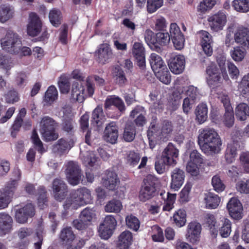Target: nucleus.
<instances>
[{"label": "nucleus", "instance_id": "obj_1", "mask_svg": "<svg viewBox=\"0 0 249 249\" xmlns=\"http://www.w3.org/2000/svg\"><path fill=\"white\" fill-rule=\"evenodd\" d=\"M197 142L202 152L207 156H213L221 150V139L213 128L206 127L199 129Z\"/></svg>", "mask_w": 249, "mask_h": 249}, {"label": "nucleus", "instance_id": "obj_2", "mask_svg": "<svg viewBox=\"0 0 249 249\" xmlns=\"http://www.w3.org/2000/svg\"><path fill=\"white\" fill-rule=\"evenodd\" d=\"M90 191L86 187H82L72 191L70 196L64 202V209L76 210L79 207L90 203L92 201Z\"/></svg>", "mask_w": 249, "mask_h": 249}, {"label": "nucleus", "instance_id": "obj_3", "mask_svg": "<svg viewBox=\"0 0 249 249\" xmlns=\"http://www.w3.org/2000/svg\"><path fill=\"white\" fill-rule=\"evenodd\" d=\"M40 126V132L45 141H54L58 138V133L55 132L58 123L52 118L48 116L42 117Z\"/></svg>", "mask_w": 249, "mask_h": 249}, {"label": "nucleus", "instance_id": "obj_4", "mask_svg": "<svg viewBox=\"0 0 249 249\" xmlns=\"http://www.w3.org/2000/svg\"><path fill=\"white\" fill-rule=\"evenodd\" d=\"M159 180L156 178L149 175L144 179L139 193L141 201L145 202L154 197L158 189Z\"/></svg>", "mask_w": 249, "mask_h": 249}, {"label": "nucleus", "instance_id": "obj_5", "mask_svg": "<svg viewBox=\"0 0 249 249\" xmlns=\"http://www.w3.org/2000/svg\"><path fill=\"white\" fill-rule=\"evenodd\" d=\"M0 42L2 49L11 54L18 52L21 45L20 36L11 31L7 33L5 37L1 39Z\"/></svg>", "mask_w": 249, "mask_h": 249}, {"label": "nucleus", "instance_id": "obj_6", "mask_svg": "<svg viewBox=\"0 0 249 249\" xmlns=\"http://www.w3.org/2000/svg\"><path fill=\"white\" fill-rule=\"evenodd\" d=\"M17 185V181L13 180L7 183L4 189L0 190V210L8 207L12 200Z\"/></svg>", "mask_w": 249, "mask_h": 249}, {"label": "nucleus", "instance_id": "obj_7", "mask_svg": "<svg viewBox=\"0 0 249 249\" xmlns=\"http://www.w3.org/2000/svg\"><path fill=\"white\" fill-rule=\"evenodd\" d=\"M14 211L16 221L20 224L26 223L28 219L32 217L35 214V209L32 203H28L20 207L15 206Z\"/></svg>", "mask_w": 249, "mask_h": 249}, {"label": "nucleus", "instance_id": "obj_8", "mask_svg": "<svg viewBox=\"0 0 249 249\" xmlns=\"http://www.w3.org/2000/svg\"><path fill=\"white\" fill-rule=\"evenodd\" d=\"M207 21L211 30L214 32L222 30L227 22V16L225 12L219 11L208 17Z\"/></svg>", "mask_w": 249, "mask_h": 249}, {"label": "nucleus", "instance_id": "obj_9", "mask_svg": "<svg viewBox=\"0 0 249 249\" xmlns=\"http://www.w3.org/2000/svg\"><path fill=\"white\" fill-rule=\"evenodd\" d=\"M206 72L208 74L207 81L210 87L222 83L223 79L220 70L214 65L209 66L206 69ZM222 73L224 79L228 78L226 73L223 74L222 72Z\"/></svg>", "mask_w": 249, "mask_h": 249}, {"label": "nucleus", "instance_id": "obj_10", "mask_svg": "<svg viewBox=\"0 0 249 249\" xmlns=\"http://www.w3.org/2000/svg\"><path fill=\"white\" fill-rule=\"evenodd\" d=\"M95 55L97 57V61L99 64L104 65L108 63L113 57L110 45L107 43L99 45L95 51Z\"/></svg>", "mask_w": 249, "mask_h": 249}, {"label": "nucleus", "instance_id": "obj_11", "mask_svg": "<svg viewBox=\"0 0 249 249\" xmlns=\"http://www.w3.org/2000/svg\"><path fill=\"white\" fill-rule=\"evenodd\" d=\"M227 209L230 217L234 220H240L243 217V206L236 197L231 198L227 204Z\"/></svg>", "mask_w": 249, "mask_h": 249}, {"label": "nucleus", "instance_id": "obj_12", "mask_svg": "<svg viewBox=\"0 0 249 249\" xmlns=\"http://www.w3.org/2000/svg\"><path fill=\"white\" fill-rule=\"evenodd\" d=\"M168 65L172 72L175 74H179L185 69V57L180 54L173 55L169 59Z\"/></svg>", "mask_w": 249, "mask_h": 249}, {"label": "nucleus", "instance_id": "obj_13", "mask_svg": "<svg viewBox=\"0 0 249 249\" xmlns=\"http://www.w3.org/2000/svg\"><path fill=\"white\" fill-rule=\"evenodd\" d=\"M201 229V225L199 223L196 221L189 223L187 226V233L185 235L186 240L193 244L198 242Z\"/></svg>", "mask_w": 249, "mask_h": 249}, {"label": "nucleus", "instance_id": "obj_14", "mask_svg": "<svg viewBox=\"0 0 249 249\" xmlns=\"http://www.w3.org/2000/svg\"><path fill=\"white\" fill-rule=\"evenodd\" d=\"M115 107L119 111L120 114L125 113L126 107L124 101L118 96L113 95L108 96L104 104V107L106 111L111 109L112 107Z\"/></svg>", "mask_w": 249, "mask_h": 249}, {"label": "nucleus", "instance_id": "obj_15", "mask_svg": "<svg viewBox=\"0 0 249 249\" xmlns=\"http://www.w3.org/2000/svg\"><path fill=\"white\" fill-rule=\"evenodd\" d=\"M132 53L138 66L144 69L145 67V49L142 42H135L133 45Z\"/></svg>", "mask_w": 249, "mask_h": 249}, {"label": "nucleus", "instance_id": "obj_16", "mask_svg": "<svg viewBox=\"0 0 249 249\" xmlns=\"http://www.w3.org/2000/svg\"><path fill=\"white\" fill-rule=\"evenodd\" d=\"M52 188L55 199L59 201L63 200L67 195V185L60 178H55L53 182Z\"/></svg>", "mask_w": 249, "mask_h": 249}, {"label": "nucleus", "instance_id": "obj_17", "mask_svg": "<svg viewBox=\"0 0 249 249\" xmlns=\"http://www.w3.org/2000/svg\"><path fill=\"white\" fill-rule=\"evenodd\" d=\"M29 21L27 26V33L31 36H37L41 31L42 24L41 21L35 13L29 15Z\"/></svg>", "mask_w": 249, "mask_h": 249}, {"label": "nucleus", "instance_id": "obj_18", "mask_svg": "<svg viewBox=\"0 0 249 249\" xmlns=\"http://www.w3.org/2000/svg\"><path fill=\"white\" fill-rule=\"evenodd\" d=\"M89 96L87 89L86 90L83 83L73 82L71 89V98L79 103H82L87 96Z\"/></svg>", "mask_w": 249, "mask_h": 249}, {"label": "nucleus", "instance_id": "obj_19", "mask_svg": "<svg viewBox=\"0 0 249 249\" xmlns=\"http://www.w3.org/2000/svg\"><path fill=\"white\" fill-rule=\"evenodd\" d=\"M201 154L196 150H193L190 154V159L186 165V171H197L198 167L203 163Z\"/></svg>", "mask_w": 249, "mask_h": 249}, {"label": "nucleus", "instance_id": "obj_20", "mask_svg": "<svg viewBox=\"0 0 249 249\" xmlns=\"http://www.w3.org/2000/svg\"><path fill=\"white\" fill-rule=\"evenodd\" d=\"M236 43L249 49V29L244 26L239 27L234 34Z\"/></svg>", "mask_w": 249, "mask_h": 249}, {"label": "nucleus", "instance_id": "obj_21", "mask_svg": "<svg viewBox=\"0 0 249 249\" xmlns=\"http://www.w3.org/2000/svg\"><path fill=\"white\" fill-rule=\"evenodd\" d=\"M104 140L111 144L115 143L118 138V127L116 123L112 122L108 124L104 133Z\"/></svg>", "mask_w": 249, "mask_h": 249}, {"label": "nucleus", "instance_id": "obj_22", "mask_svg": "<svg viewBox=\"0 0 249 249\" xmlns=\"http://www.w3.org/2000/svg\"><path fill=\"white\" fill-rule=\"evenodd\" d=\"M178 155V151L174 145L169 142L162 152V157L164 158L167 164L174 166L176 163V159Z\"/></svg>", "mask_w": 249, "mask_h": 249}, {"label": "nucleus", "instance_id": "obj_23", "mask_svg": "<svg viewBox=\"0 0 249 249\" xmlns=\"http://www.w3.org/2000/svg\"><path fill=\"white\" fill-rule=\"evenodd\" d=\"M200 34L201 35V44L203 50L208 56H210L213 53L212 36L206 31H201Z\"/></svg>", "mask_w": 249, "mask_h": 249}, {"label": "nucleus", "instance_id": "obj_24", "mask_svg": "<svg viewBox=\"0 0 249 249\" xmlns=\"http://www.w3.org/2000/svg\"><path fill=\"white\" fill-rule=\"evenodd\" d=\"M74 145V141L72 139L69 140L61 138L53 146L52 150L54 153L61 155L66 151L70 150Z\"/></svg>", "mask_w": 249, "mask_h": 249}, {"label": "nucleus", "instance_id": "obj_25", "mask_svg": "<svg viewBox=\"0 0 249 249\" xmlns=\"http://www.w3.org/2000/svg\"><path fill=\"white\" fill-rule=\"evenodd\" d=\"M120 181L116 172H107L102 178V184L109 190H114L118 186Z\"/></svg>", "mask_w": 249, "mask_h": 249}, {"label": "nucleus", "instance_id": "obj_26", "mask_svg": "<svg viewBox=\"0 0 249 249\" xmlns=\"http://www.w3.org/2000/svg\"><path fill=\"white\" fill-rule=\"evenodd\" d=\"M13 219L7 213H0V236L4 235L12 230Z\"/></svg>", "mask_w": 249, "mask_h": 249}, {"label": "nucleus", "instance_id": "obj_27", "mask_svg": "<svg viewBox=\"0 0 249 249\" xmlns=\"http://www.w3.org/2000/svg\"><path fill=\"white\" fill-rule=\"evenodd\" d=\"M93 80L95 81L97 85L100 86H104L105 84L104 79L98 75H93L88 76L86 79V86L89 97L92 96L94 92V85L92 83Z\"/></svg>", "mask_w": 249, "mask_h": 249}, {"label": "nucleus", "instance_id": "obj_28", "mask_svg": "<svg viewBox=\"0 0 249 249\" xmlns=\"http://www.w3.org/2000/svg\"><path fill=\"white\" fill-rule=\"evenodd\" d=\"M143 110L144 107L140 106H137L131 111L130 114V116L132 118L138 115L134 120V122L138 127L143 126L146 122L145 116L142 114Z\"/></svg>", "mask_w": 249, "mask_h": 249}, {"label": "nucleus", "instance_id": "obj_29", "mask_svg": "<svg viewBox=\"0 0 249 249\" xmlns=\"http://www.w3.org/2000/svg\"><path fill=\"white\" fill-rule=\"evenodd\" d=\"M161 134L157 131L155 124H152L147 131V136L149 141V144L150 148L153 149L158 141L161 139Z\"/></svg>", "mask_w": 249, "mask_h": 249}, {"label": "nucleus", "instance_id": "obj_30", "mask_svg": "<svg viewBox=\"0 0 249 249\" xmlns=\"http://www.w3.org/2000/svg\"><path fill=\"white\" fill-rule=\"evenodd\" d=\"M220 222L218 231L222 238H227L231 231V222L228 218L223 216L221 217Z\"/></svg>", "mask_w": 249, "mask_h": 249}, {"label": "nucleus", "instance_id": "obj_31", "mask_svg": "<svg viewBox=\"0 0 249 249\" xmlns=\"http://www.w3.org/2000/svg\"><path fill=\"white\" fill-rule=\"evenodd\" d=\"M112 73L113 77L116 84L121 87L125 85L127 82V79L124 71L119 66H115L113 68Z\"/></svg>", "mask_w": 249, "mask_h": 249}, {"label": "nucleus", "instance_id": "obj_32", "mask_svg": "<svg viewBox=\"0 0 249 249\" xmlns=\"http://www.w3.org/2000/svg\"><path fill=\"white\" fill-rule=\"evenodd\" d=\"M204 201L206 208L215 209L219 205L221 202V198L216 194L209 193L206 194Z\"/></svg>", "mask_w": 249, "mask_h": 249}, {"label": "nucleus", "instance_id": "obj_33", "mask_svg": "<svg viewBox=\"0 0 249 249\" xmlns=\"http://www.w3.org/2000/svg\"><path fill=\"white\" fill-rule=\"evenodd\" d=\"M184 172H173L171 175V188L175 191H178L184 183Z\"/></svg>", "mask_w": 249, "mask_h": 249}, {"label": "nucleus", "instance_id": "obj_34", "mask_svg": "<svg viewBox=\"0 0 249 249\" xmlns=\"http://www.w3.org/2000/svg\"><path fill=\"white\" fill-rule=\"evenodd\" d=\"M132 241V233L128 231H125L119 236L118 247L120 249H128L131 245Z\"/></svg>", "mask_w": 249, "mask_h": 249}, {"label": "nucleus", "instance_id": "obj_35", "mask_svg": "<svg viewBox=\"0 0 249 249\" xmlns=\"http://www.w3.org/2000/svg\"><path fill=\"white\" fill-rule=\"evenodd\" d=\"M196 120L199 124L204 123L208 118V107L205 103L199 104L195 111Z\"/></svg>", "mask_w": 249, "mask_h": 249}, {"label": "nucleus", "instance_id": "obj_36", "mask_svg": "<svg viewBox=\"0 0 249 249\" xmlns=\"http://www.w3.org/2000/svg\"><path fill=\"white\" fill-rule=\"evenodd\" d=\"M123 209L122 202L116 199L108 201L104 207V210L107 213H119Z\"/></svg>", "mask_w": 249, "mask_h": 249}, {"label": "nucleus", "instance_id": "obj_37", "mask_svg": "<svg viewBox=\"0 0 249 249\" xmlns=\"http://www.w3.org/2000/svg\"><path fill=\"white\" fill-rule=\"evenodd\" d=\"M149 62L152 70L156 72L166 66L161 57L156 53H152L149 58Z\"/></svg>", "mask_w": 249, "mask_h": 249}, {"label": "nucleus", "instance_id": "obj_38", "mask_svg": "<svg viewBox=\"0 0 249 249\" xmlns=\"http://www.w3.org/2000/svg\"><path fill=\"white\" fill-rule=\"evenodd\" d=\"M14 14V8L7 4H2L0 7V22L4 23L12 18Z\"/></svg>", "mask_w": 249, "mask_h": 249}, {"label": "nucleus", "instance_id": "obj_39", "mask_svg": "<svg viewBox=\"0 0 249 249\" xmlns=\"http://www.w3.org/2000/svg\"><path fill=\"white\" fill-rule=\"evenodd\" d=\"M235 115L240 121H245L249 116V107L244 103L239 104L235 108Z\"/></svg>", "mask_w": 249, "mask_h": 249}, {"label": "nucleus", "instance_id": "obj_40", "mask_svg": "<svg viewBox=\"0 0 249 249\" xmlns=\"http://www.w3.org/2000/svg\"><path fill=\"white\" fill-rule=\"evenodd\" d=\"M221 217L216 219L214 215L212 214H208L206 217V222L210 230L213 234H217L218 229L220 226Z\"/></svg>", "mask_w": 249, "mask_h": 249}, {"label": "nucleus", "instance_id": "obj_41", "mask_svg": "<svg viewBox=\"0 0 249 249\" xmlns=\"http://www.w3.org/2000/svg\"><path fill=\"white\" fill-rule=\"evenodd\" d=\"M103 109L101 107H97L93 110L91 117V124L94 126L100 127L104 122Z\"/></svg>", "mask_w": 249, "mask_h": 249}, {"label": "nucleus", "instance_id": "obj_42", "mask_svg": "<svg viewBox=\"0 0 249 249\" xmlns=\"http://www.w3.org/2000/svg\"><path fill=\"white\" fill-rule=\"evenodd\" d=\"M144 40L147 44L150 47L152 46H154L155 47V50L160 52L161 51V48L156 45V34H155L153 32L149 29H147L145 31L144 33Z\"/></svg>", "mask_w": 249, "mask_h": 249}, {"label": "nucleus", "instance_id": "obj_43", "mask_svg": "<svg viewBox=\"0 0 249 249\" xmlns=\"http://www.w3.org/2000/svg\"><path fill=\"white\" fill-rule=\"evenodd\" d=\"M136 128L132 123H127L124 128L123 138L127 142H131L134 139L136 135Z\"/></svg>", "mask_w": 249, "mask_h": 249}, {"label": "nucleus", "instance_id": "obj_44", "mask_svg": "<svg viewBox=\"0 0 249 249\" xmlns=\"http://www.w3.org/2000/svg\"><path fill=\"white\" fill-rule=\"evenodd\" d=\"M157 78L162 83L168 85L171 81V76L170 73L167 67L163 68L155 72Z\"/></svg>", "mask_w": 249, "mask_h": 249}, {"label": "nucleus", "instance_id": "obj_45", "mask_svg": "<svg viewBox=\"0 0 249 249\" xmlns=\"http://www.w3.org/2000/svg\"><path fill=\"white\" fill-rule=\"evenodd\" d=\"M49 18L51 24L54 27H57L61 23L62 13L59 9L53 8L50 11Z\"/></svg>", "mask_w": 249, "mask_h": 249}, {"label": "nucleus", "instance_id": "obj_46", "mask_svg": "<svg viewBox=\"0 0 249 249\" xmlns=\"http://www.w3.org/2000/svg\"><path fill=\"white\" fill-rule=\"evenodd\" d=\"M58 96V92L55 86L52 85L50 86L45 92L44 97V101L47 104H51L57 98Z\"/></svg>", "mask_w": 249, "mask_h": 249}, {"label": "nucleus", "instance_id": "obj_47", "mask_svg": "<svg viewBox=\"0 0 249 249\" xmlns=\"http://www.w3.org/2000/svg\"><path fill=\"white\" fill-rule=\"evenodd\" d=\"M98 157L93 151H87L83 157L82 160L85 165L88 167H94L96 165Z\"/></svg>", "mask_w": 249, "mask_h": 249}, {"label": "nucleus", "instance_id": "obj_48", "mask_svg": "<svg viewBox=\"0 0 249 249\" xmlns=\"http://www.w3.org/2000/svg\"><path fill=\"white\" fill-rule=\"evenodd\" d=\"M173 220L176 225L181 227L185 225L186 222V213L184 209H179L176 211L173 215Z\"/></svg>", "mask_w": 249, "mask_h": 249}, {"label": "nucleus", "instance_id": "obj_49", "mask_svg": "<svg viewBox=\"0 0 249 249\" xmlns=\"http://www.w3.org/2000/svg\"><path fill=\"white\" fill-rule=\"evenodd\" d=\"M232 6L237 12H247L249 11V0H233Z\"/></svg>", "mask_w": 249, "mask_h": 249}, {"label": "nucleus", "instance_id": "obj_50", "mask_svg": "<svg viewBox=\"0 0 249 249\" xmlns=\"http://www.w3.org/2000/svg\"><path fill=\"white\" fill-rule=\"evenodd\" d=\"M237 142L233 141L232 143L228 144L226 153L225 154V158L228 162H232L237 154Z\"/></svg>", "mask_w": 249, "mask_h": 249}, {"label": "nucleus", "instance_id": "obj_51", "mask_svg": "<svg viewBox=\"0 0 249 249\" xmlns=\"http://www.w3.org/2000/svg\"><path fill=\"white\" fill-rule=\"evenodd\" d=\"M76 123L71 117H65L62 123V130L68 133L71 134Z\"/></svg>", "mask_w": 249, "mask_h": 249}, {"label": "nucleus", "instance_id": "obj_52", "mask_svg": "<svg viewBox=\"0 0 249 249\" xmlns=\"http://www.w3.org/2000/svg\"><path fill=\"white\" fill-rule=\"evenodd\" d=\"M125 223L127 227L134 231H137L140 226V222L135 216L130 214L125 217Z\"/></svg>", "mask_w": 249, "mask_h": 249}, {"label": "nucleus", "instance_id": "obj_53", "mask_svg": "<svg viewBox=\"0 0 249 249\" xmlns=\"http://www.w3.org/2000/svg\"><path fill=\"white\" fill-rule=\"evenodd\" d=\"M151 234L154 242H162L164 241L162 230L158 226L154 225L151 227Z\"/></svg>", "mask_w": 249, "mask_h": 249}, {"label": "nucleus", "instance_id": "obj_54", "mask_svg": "<svg viewBox=\"0 0 249 249\" xmlns=\"http://www.w3.org/2000/svg\"><path fill=\"white\" fill-rule=\"evenodd\" d=\"M14 65L13 60L11 57L0 53V67L1 68L8 71L13 67Z\"/></svg>", "mask_w": 249, "mask_h": 249}, {"label": "nucleus", "instance_id": "obj_55", "mask_svg": "<svg viewBox=\"0 0 249 249\" xmlns=\"http://www.w3.org/2000/svg\"><path fill=\"white\" fill-rule=\"evenodd\" d=\"M173 130L172 123L169 120H164L161 124L160 134L163 137H166L171 134Z\"/></svg>", "mask_w": 249, "mask_h": 249}, {"label": "nucleus", "instance_id": "obj_56", "mask_svg": "<svg viewBox=\"0 0 249 249\" xmlns=\"http://www.w3.org/2000/svg\"><path fill=\"white\" fill-rule=\"evenodd\" d=\"M74 234L71 228H66L63 229L60 235V239L67 245L71 240L74 239Z\"/></svg>", "mask_w": 249, "mask_h": 249}, {"label": "nucleus", "instance_id": "obj_57", "mask_svg": "<svg viewBox=\"0 0 249 249\" xmlns=\"http://www.w3.org/2000/svg\"><path fill=\"white\" fill-rule=\"evenodd\" d=\"M95 216L94 211L92 209H89L87 207L84 209L81 212L79 216V218L81 220H84L87 223L90 222Z\"/></svg>", "mask_w": 249, "mask_h": 249}, {"label": "nucleus", "instance_id": "obj_58", "mask_svg": "<svg viewBox=\"0 0 249 249\" xmlns=\"http://www.w3.org/2000/svg\"><path fill=\"white\" fill-rule=\"evenodd\" d=\"M171 37L167 32H159L156 34V45L166 46L170 42Z\"/></svg>", "mask_w": 249, "mask_h": 249}, {"label": "nucleus", "instance_id": "obj_59", "mask_svg": "<svg viewBox=\"0 0 249 249\" xmlns=\"http://www.w3.org/2000/svg\"><path fill=\"white\" fill-rule=\"evenodd\" d=\"M238 88L242 94L249 95V73L243 77Z\"/></svg>", "mask_w": 249, "mask_h": 249}, {"label": "nucleus", "instance_id": "obj_60", "mask_svg": "<svg viewBox=\"0 0 249 249\" xmlns=\"http://www.w3.org/2000/svg\"><path fill=\"white\" fill-rule=\"evenodd\" d=\"M176 198V194L167 193V198L164 201V205L163 207L164 211H170L174 208Z\"/></svg>", "mask_w": 249, "mask_h": 249}, {"label": "nucleus", "instance_id": "obj_61", "mask_svg": "<svg viewBox=\"0 0 249 249\" xmlns=\"http://www.w3.org/2000/svg\"><path fill=\"white\" fill-rule=\"evenodd\" d=\"M6 103L14 104L19 100V96L17 91L15 89L8 91L4 95Z\"/></svg>", "mask_w": 249, "mask_h": 249}, {"label": "nucleus", "instance_id": "obj_62", "mask_svg": "<svg viewBox=\"0 0 249 249\" xmlns=\"http://www.w3.org/2000/svg\"><path fill=\"white\" fill-rule=\"evenodd\" d=\"M31 140L32 142L36 147V148L38 152L42 154V153L45 152L43 143L41 140H40L37 133V132L35 129H34L33 131Z\"/></svg>", "mask_w": 249, "mask_h": 249}, {"label": "nucleus", "instance_id": "obj_63", "mask_svg": "<svg viewBox=\"0 0 249 249\" xmlns=\"http://www.w3.org/2000/svg\"><path fill=\"white\" fill-rule=\"evenodd\" d=\"M163 0H147V9L149 13H153L163 5Z\"/></svg>", "mask_w": 249, "mask_h": 249}, {"label": "nucleus", "instance_id": "obj_64", "mask_svg": "<svg viewBox=\"0 0 249 249\" xmlns=\"http://www.w3.org/2000/svg\"><path fill=\"white\" fill-rule=\"evenodd\" d=\"M81 172H67L66 177L69 183L73 185H77L81 178Z\"/></svg>", "mask_w": 249, "mask_h": 249}]
</instances>
